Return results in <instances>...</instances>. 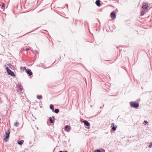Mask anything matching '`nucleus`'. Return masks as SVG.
Wrapping results in <instances>:
<instances>
[{
	"mask_svg": "<svg viewBox=\"0 0 152 152\" xmlns=\"http://www.w3.org/2000/svg\"><path fill=\"white\" fill-rule=\"evenodd\" d=\"M130 104L132 107L135 108H137L139 106L138 103H136L134 102H130Z\"/></svg>",
	"mask_w": 152,
	"mask_h": 152,
	"instance_id": "obj_1",
	"label": "nucleus"
},
{
	"mask_svg": "<svg viewBox=\"0 0 152 152\" xmlns=\"http://www.w3.org/2000/svg\"><path fill=\"white\" fill-rule=\"evenodd\" d=\"M9 135L10 132L9 131L5 132V134L4 136L5 138L4 139V140L6 142H7L8 140Z\"/></svg>",
	"mask_w": 152,
	"mask_h": 152,
	"instance_id": "obj_2",
	"label": "nucleus"
},
{
	"mask_svg": "<svg viewBox=\"0 0 152 152\" xmlns=\"http://www.w3.org/2000/svg\"><path fill=\"white\" fill-rule=\"evenodd\" d=\"M6 69L9 75L12 76H15L14 73L13 72L11 71V70L9 69L8 67H7Z\"/></svg>",
	"mask_w": 152,
	"mask_h": 152,
	"instance_id": "obj_3",
	"label": "nucleus"
},
{
	"mask_svg": "<svg viewBox=\"0 0 152 152\" xmlns=\"http://www.w3.org/2000/svg\"><path fill=\"white\" fill-rule=\"evenodd\" d=\"M70 129L71 127L69 125H66L65 126V130L66 131L69 132L70 131Z\"/></svg>",
	"mask_w": 152,
	"mask_h": 152,
	"instance_id": "obj_4",
	"label": "nucleus"
},
{
	"mask_svg": "<svg viewBox=\"0 0 152 152\" xmlns=\"http://www.w3.org/2000/svg\"><path fill=\"white\" fill-rule=\"evenodd\" d=\"M110 16L112 19H115L116 17L115 13L114 12H112L110 14Z\"/></svg>",
	"mask_w": 152,
	"mask_h": 152,
	"instance_id": "obj_5",
	"label": "nucleus"
},
{
	"mask_svg": "<svg viewBox=\"0 0 152 152\" xmlns=\"http://www.w3.org/2000/svg\"><path fill=\"white\" fill-rule=\"evenodd\" d=\"M148 7V4L146 3H145L143 4V5L142 7V9L143 10H145Z\"/></svg>",
	"mask_w": 152,
	"mask_h": 152,
	"instance_id": "obj_6",
	"label": "nucleus"
},
{
	"mask_svg": "<svg viewBox=\"0 0 152 152\" xmlns=\"http://www.w3.org/2000/svg\"><path fill=\"white\" fill-rule=\"evenodd\" d=\"M83 122L84 124L87 126H90L89 123L87 121L85 120L83 121Z\"/></svg>",
	"mask_w": 152,
	"mask_h": 152,
	"instance_id": "obj_7",
	"label": "nucleus"
},
{
	"mask_svg": "<svg viewBox=\"0 0 152 152\" xmlns=\"http://www.w3.org/2000/svg\"><path fill=\"white\" fill-rule=\"evenodd\" d=\"M26 71L27 74H28L29 76H30L32 74V73L31 72V70L30 69L27 70L26 69Z\"/></svg>",
	"mask_w": 152,
	"mask_h": 152,
	"instance_id": "obj_8",
	"label": "nucleus"
},
{
	"mask_svg": "<svg viewBox=\"0 0 152 152\" xmlns=\"http://www.w3.org/2000/svg\"><path fill=\"white\" fill-rule=\"evenodd\" d=\"M100 1L99 0H97L95 2L97 6L99 7L100 5Z\"/></svg>",
	"mask_w": 152,
	"mask_h": 152,
	"instance_id": "obj_9",
	"label": "nucleus"
},
{
	"mask_svg": "<svg viewBox=\"0 0 152 152\" xmlns=\"http://www.w3.org/2000/svg\"><path fill=\"white\" fill-rule=\"evenodd\" d=\"M24 142V141L23 140H21L20 141L18 142V144L20 145H22L23 143Z\"/></svg>",
	"mask_w": 152,
	"mask_h": 152,
	"instance_id": "obj_10",
	"label": "nucleus"
},
{
	"mask_svg": "<svg viewBox=\"0 0 152 152\" xmlns=\"http://www.w3.org/2000/svg\"><path fill=\"white\" fill-rule=\"evenodd\" d=\"M50 121L51 123H53L54 121V120L53 119H52V118L51 117H50L49 118Z\"/></svg>",
	"mask_w": 152,
	"mask_h": 152,
	"instance_id": "obj_11",
	"label": "nucleus"
},
{
	"mask_svg": "<svg viewBox=\"0 0 152 152\" xmlns=\"http://www.w3.org/2000/svg\"><path fill=\"white\" fill-rule=\"evenodd\" d=\"M146 12L145 11V10H143L142 11V12L141 13V16L143 15Z\"/></svg>",
	"mask_w": 152,
	"mask_h": 152,
	"instance_id": "obj_12",
	"label": "nucleus"
},
{
	"mask_svg": "<svg viewBox=\"0 0 152 152\" xmlns=\"http://www.w3.org/2000/svg\"><path fill=\"white\" fill-rule=\"evenodd\" d=\"M50 109H51V110H54V106L53 105H52V104L50 105Z\"/></svg>",
	"mask_w": 152,
	"mask_h": 152,
	"instance_id": "obj_13",
	"label": "nucleus"
},
{
	"mask_svg": "<svg viewBox=\"0 0 152 152\" xmlns=\"http://www.w3.org/2000/svg\"><path fill=\"white\" fill-rule=\"evenodd\" d=\"M54 112L56 113H58L59 112V110L57 109H56Z\"/></svg>",
	"mask_w": 152,
	"mask_h": 152,
	"instance_id": "obj_14",
	"label": "nucleus"
},
{
	"mask_svg": "<svg viewBox=\"0 0 152 152\" xmlns=\"http://www.w3.org/2000/svg\"><path fill=\"white\" fill-rule=\"evenodd\" d=\"M116 127H115V126H113L112 128V129H113V131H115L116 129V128L117 127V126H115Z\"/></svg>",
	"mask_w": 152,
	"mask_h": 152,
	"instance_id": "obj_15",
	"label": "nucleus"
},
{
	"mask_svg": "<svg viewBox=\"0 0 152 152\" xmlns=\"http://www.w3.org/2000/svg\"><path fill=\"white\" fill-rule=\"evenodd\" d=\"M19 124L18 122L15 123L14 124V125L16 127L18 126Z\"/></svg>",
	"mask_w": 152,
	"mask_h": 152,
	"instance_id": "obj_16",
	"label": "nucleus"
},
{
	"mask_svg": "<svg viewBox=\"0 0 152 152\" xmlns=\"http://www.w3.org/2000/svg\"><path fill=\"white\" fill-rule=\"evenodd\" d=\"M42 98V96H37V98L38 99H41Z\"/></svg>",
	"mask_w": 152,
	"mask_h": 152,
	"instance_id": "obj_17",
	"label": "nucleus"
},
{
	"mask_svg": "<svg viewBox=\"0 0 152 152\" xmlns=\"http://www.w3.org/2000/svg\"><path fill=\"white\" fill-rule=\"evenodd\" d=\"M150 145H149L148 146V147L149 148H151V147H152V142H151L150 143Z\"/></svg>",
	"mask_w": 152,
	"mask_h": 152,
	"instance_id": "obj_18",
	"label": "nucleus"
},
{
	"mask_svg": "<svg viewBox=\"0 0 152 152\" xmlns=\"http://www.w3.org/2000/svg\"><path fill=\"white\" fill-rule=\"evenodd\" d=\"M94 152H101L99 150H96L94 151Z\"/></svg>",
	"mask_w": 152,
	"mask_h": 152,
	"instance_id": "obj_19",
	"label": "nucleus"
},
{
	"mask_svg": "<svg viewBox=\"0 0 152 152\" xmlns=\"http://www.w3.org/2000/svg\"><path fill=\"white\" fill-rule=\"evenodd\" d=\"M20 69L21 70H22L23 69H26V67H24V68H23V67H21L20 68Z\"/></svg>",
	"mask_w": 152,
	"mask_h": 152,
	"instance_id": "obj_20",
	"label": "nucleus"
},
{
	"mask_svg": "<svg viewBox=\"0 0 152 152\" xmlns=\"http://www.w3.org/2000/svg\"><path fill=\"white\" fill-rule=\"evenodd\" d=\"M5 4L4 3H2V5H1V6L2 7H4L5 6Z\"/></svg>",
	"mask_w": 152,
	"mask_h": 152,
	"instance_id": "obj_21",
	"label": "nucleus"
},
{
	"mask_svg": "<svg viewBox=\"0 0 152 152\" xmlns=\"http://www.w3.org/2000/svg\"><path fill=\"white\" fill-rule=\"evenodd\" d=\"M144 122L145 123V124H148V122L147 121H144Z\"/></svg>",
	"mask_w": 152,
	"mask_h": 152,
	"instance_id": "obj_22",
	"label": "nucleus"
},
{
	"mask_svg": "<svg viewBox=\"0 0 152 152\" xmlns=\"http://www.w3.org/2000/svg\"><path fill=\"white\" fill-rule=\"evenodd\" d=\"M19 89L20 91H21L22 89H23V88H20Z\"/></svg>",
	"mask_w": 152,
	"mask_h": 152,
	"instance_id": "obj_23",
	"label": "nucleus"
},
{
	"mask_svg": "<svg viewBox=\"0 0 152 152\" xmlns=\"http://www.w3.org/2000/svg\"><path fill=\"white\" fill-rule=\"evenodd\" d=\"M114 123H113L111 124V125L112 126H114Z\"/></svg>",
	"mask_w": 152,
	"mask_h": 152,
	"instance_id": "obj_24",
	"label": "nucleus"
},
{
	"mask_svg": "<svg viewBox=\"0 0 152 152\" xmlns=\"http://www.w3.org/2000/svg\"><path fill=\"white\" fill-rule=\"evenodd\" d=\"M59 152H68L67 151H65L64 152V151H59Z\"/></svg>",
	"mask_w": 152,
	"mask_h": 152,
	"instance_id": "obj_25",
	"label": "nucleus"
},
{
	"mask_svg": "<svg viewBox=\"0 0 152 152\" xmlns=\"http://www.w3.org/2000/svg\"><path fill=\"white\" fill-rule=\"evenodd\" d=\"M52 117L53 119H55V118L53 116Z\"/></svg>",
	"mask_w": 152,
	"mask_h": 152,
	"instance_id": "obj_26",
	"label": "nucleus"
},
{
	"mask_svg": "<svg viewBox=\"0 0 152 152\" xmlns=\"http://www.w3.org/2000/svg\"><path fill=\"white\" fill-rule=\"evenodd\" d=\"M29 50V49L28 48H27L26 49V51H27L28 50Z\"/></svg>",
	"mask_w": 152,
	"mask_h": 152,
	"instance_id": "obj_27",
	"label": "nucleus"
},
{
	"mask_svg": "<svg viewBox=\"0 0 152 152\" xmlns=\"http://www.w3.org/2000/svg\"><path fill=\"white\" fill-rule=\"evenodd\" d=\"M103 152H104V150H103Z\"/></svg>",
	"mask_w": 152,
	"mask_h": 152,
	"instance_id": "obj_28",
	"label": "nucleus"
}]
</instances>
